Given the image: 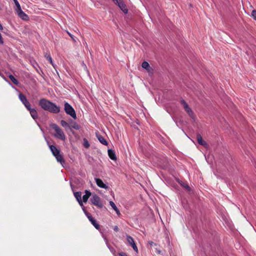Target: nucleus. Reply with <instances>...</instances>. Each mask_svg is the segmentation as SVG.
Masks as SVG:
<instances>
[{
    "mask_svg": "<svg viewBox=\"0 0 256 256\" xmlns=\"http://www.w3.org/2000/svg\"><path fill=\"white\" fill-rule=\"evenodd\" d=\"M18 98L22 104L28 110L31 107V105L28 100L26 98V96L22 93H20L18 95Z\"/></svg>",
    "mask_w": 256,
    "mask_h": 256,
    "instance_id": "6",
    "label": "nucleus"
},
{
    "mask_svg": "<svg viewBox=\"0 0 256 256\" xmlns=\"http://www.w3.org/2000/svg\"><path fill=\"white\" fill-rule=\"evenodd\" d=\"M84 146L86 148H88L90 146L88 142L85 138L84 139Z\"/></svg>",
    "mask_w": 256,
    "mask_h": 256,
    "instance_id": "26",
    "label": "nucleus"
},
{
    "mask_svg": "<svg viewBox=\"0 0 256 256\" xmlns=\"http://www.w3.org/2000/svg\"><path fill=\"white\" fill-rule=\"evenodd\" d=\"M64 110L67 114L70 115L74 120L76 119V114L74 108L68 102H64Z\"/></svg>",
    "mask_w": 256,
    "mask_h": 256,
    "instance_id": "3",
    "label": "nucleus"
},
{
    "mask_svg": "<svg viewBox=\"0 0 256 256\" xmlns=\"http://www.w3.org/2000/svg\"><path fill=\"white\" fill-rule=\"evenodd\" d=\"M44 57L46 58V59L52 64V66H54V68H55V66L54 64L53 63L52 58L50 55V53L46 52L44 55Z\"/></svg>",
    "mask_w": 256,
    "mask_h": 256,
    "instance_id": "21",
    "label": "nucleus"
},
{
    "mask_svg": "<svg viewBox=\"0 0 256 256\" xmlns=\"http://www.w3.org/2000/svg\"><path fill=\"white\" fill-rule=\"evenodd\" d=\"M15 10L18 16L22 20H28L29 18L28 16L22 10L20 6L18 8H16Z\"/></svg>",
    "mask_w": 256,
    "mask_h": 256,
    "instance_id": "5",
    "label": "nucleus"
},
{
    "mask_svg": "<svg viewBox=\"0 0 256 256\" xmlns=\"http://www.w3.org/2000/svg\"><path fill=\"white\" fill-rule=\"evenodd\" d=\"M142 66L143 68L146 70L148 72H152V68L150 66L149 64L146 62H144L142 63Z\"/></svg>",
    "mask_w": 256,
    "mask_h": 256,
    "instance_id": "14",
    "label": "nucleus"
},
{
    "mask_svg": "<svg viewBox=\"0 0 256 256\" xmlns=\"http://www.w3.org/2000/svg\"><path fill=\"white\" fill-rule=\"evenodd\" d=\"M29 111L31 116L34 120L38 119V114L35 108H32L31 107L28 109Z\"/></svg>",
    "mask_w": 256,
    "mask_h": 256,
    "instance_id": "10",
    "label": "nucleus"
},
{
    "mask_svg": "<svg viewBox=\"0 0 256 256\" xmlns=\"http://www.w3.org/2000/svg\"><path fill=\"white\" fill-rule=\"evenodd\" d=\"M113 2L119 6L120 10L124 13L127 14L128 10L122 0H112Z\"/></svg>",
    "mask_w": 256,
    "mask_h": 256,
    "instance_id": "7",
    "label": "nucleus"
},
{
    "mask_svg": "<svg viewBox=\"0 0 256 256\" xmlns=\"http://www.w3.org/2000/svg\"><path fill=\"white\" fill-rule=\"evenodd\" d=\"M156 252H158V254H160V252H160V250H157V249H156Z\"/></svg>",
    "mask_w": 256,
    "mask_h": 256,
    "instance_id": "39",
    "label": "nucleus"
},
{
    "mask_svg": "<svg viewBox=\"0 0 256 256\" xmlns=\"http://www.w3.org/2000/svg\"><path fill=\"white\" fill-rule=\"evenodd\" d=\"M196 138L198 144L204 146H207L206 142L202 140V136L200 134H197Z\"/></svg>",
    "mask_w": 256,
    "mask_h": 256,
    "instance_id": "16",
    "label": "nucleus"
},
{
    "mask_svg": "<svg viewBox=\"0 0 256 256\" xmlns=\"http://www.w3.org/2000/svg\"><path fill=\"white\" fill-rule=\"evenodd\" d=\"M48 144L52 155L54 156L60 153V150L57 148L56 146L54 145H50L48 142Z\"/></svg>",
    "mask_w": 256,
    "mask_h": 256,
    "instance_id": "9",
    "label": "nucleus"
},
{
    "mask_svg": "<svg viewBox=\"0 0 256 256\" xmlns=\"http://www.w3.org/2000/svg\"><path fill=\"white\" fill-rule=\"evenodd\" d=\"M74 197L76 198V200H78L80 205L81 206H83V204H82V198H81L82 192H74Z\"/></svg>",
    "mask_w": 256,
    "mask_h": 256,
    "instance_id": "13",
    "label": "nucleus"
},
{
    "mask_svg": "<svg viewBox=\"0 0 256 256\" xmlns=\"http://www.w3.org/2000/svg\"><path fill=\"white\" fill-rule=\"evenodd\" d=\"M50 126L56 132L54 134L55 138L63 141L66 140V137L64 132L56 124H52L50 125Z\"/></svg>",
    "mask_w": 256,
    "mask_h": 256,
    "instance_id": "2",
    "label": "nucleus"
},
{
    "mask_svg": "<svg viewBox=\"0 0 256 256\" xmlns=\"http://www.w3.org/2000/svg\"><path fill=\"white\" fill-rule=\"evenodd\" d=\"M60 124L62 126L65 128H70V123L67 122L66 121L64 120H62L60 121Z\"/></svg>",
    "mask_w": 256,
    "mask_h": 256,
    "instance_id": "25",
    "label": "nucleus"
},
{
    "mask_svg": "<svg viewBox=\"0 0 256 256\" xmlns=\"http://www.w3.org/2000/svg\"><path fill=\"white\" fill-rule=\"evenodd\" d=\"M148 244H150V246H156L157 244H156V243H154L152 241H149L148 242Z\"/></svg>",
    "mask_w": 256,
    "mask_h": 256,
    "instance_id": "31",
    "label": "nucleus"
},
{
    "mask_svg": "<svg viewBox=\"0 0 256 256\" xmlns=\"http://www.w3.org/2000/svg\"><path fill=\"white\" fill-rule=\"evenodd\" d=\"M184 110L187 112V114H188V116L192 118H194V114L192 110V109L189 107V106L186 108H184Z\"/></svg>",
    "mask_w": 256,
    "mask_h": 256,
    "instance_id": "22",
    "label": "nucleus"
},
{
    "mask_svg": "<svg viewBox=\"0 0 256 256\" xmlns=\"http://www.w3.org/2000/svg\"><path fill=\"white\" fill-rule=\"evenodd\" d=\"M8 78L16 86H18L20 84L19 82L16 79L12 74H10Z\"/></svg>",
    "mask_w": 256,
    "mask_h": 256,
    "instance_id": "24",
    "label": "nucleus"
},
{
    "mask_svg": "<svg viewBox=\"0 0 256 256\" xmlns=\"http://www.w3.org/2000/svg\"><path fill=\"white\" fill-rule=\"evenodd\" d=\"M90 222L94 226V228L96 230H98L100 229V225L98 224L96 220L94 218H92L91 219V220H90Z\"/></svg>",
    "mask_w": 256,
    "mask_h": 256,
    "instance_id": "23",
    "label": "nucleus"
},
{
    "mask_svg": "<svg viewBox=\"0 0 256 256\" xmlns=\"http://www.w3.org/2000/svg\"><path fill=\"white\" fill-rule=\"evenodd\" d=\"M3 29L2 25L0 24V30H2Z\"/></svg>",
    "mask_w": 256,
    "mask_h": 256,
    "instance_id": "38",
    "label": "nucleus"
},
{
    "mask_svg": "<svg viewBox=\"0 0 256 256\" xmlns=\"http://www.w3.org/2000/svg\"><path fill=\"white\" fill-rule=\"evenodd\" d=\"M91 196V192L88 190H85V194L83 196H82V200L84 202H86L88 198H90V196Z\"/></svg>",
    "mask_w": 256,
    "mask_h": 256,
    "instance_id": "19",
    "label": "nucleus"
},
{
    "mask_svg": "<svg viewBox=\"0 0 256 256\" xmlns=\"http://www.w3.org/2000/svg\"><path fill=\"white\" fill-rule=\"evenodd\" d=\"M86 215L89 220H91V219L92 218V216L91 214H90L89 212H86Z\"/></svg>",
    "mask_w": 256,
    "mask_h": 256,
    "instance_id": "29",
    "label": "nucleus"
},
{
    "mask_svg": "<svg viewBox=\"0 0 256 256\" xmlns=\"http://www.w3.org/2000/svg\"><path fill=\"white\" fill-rule=\"evenodd\" d=\"M15 4H16V8H18L20 6L19 2H18V0H13Z\"/></svg>",
    "mask_w": 256,
    "mask_h": 256,
    "instance_id": "30",
    "label": "nucleus"
},
{
    "mask_svg": "<svg viewBox=\"0 0 256 256\" xmlns=\"http://www.w3.org/2000/svg\"><path fill=\"white\" fill-rule=\"evenodd\" d=\"M96 136L99 142L104 146H108V142L102 135L96 134Z\"/></svg>",
    "mask_w": 256,
    "mask_h": 256,
    "instance_id": "15",
    "label": "nucleus"
},
{
    "mask_svg": "<svg viewBox=\"0 0 256 256\" xmlns=\"http://www.w3.org/2000/svg\"><path fill=\"white\" fill-rule=\"evenodd\" d=\"M69 123L70 126L69 129H70L71 130L72 128L76 130H78L80 128V126L76 122L72 120H69Z\"/></svg>",
    "mask_w": 256,
    "mask_h": 256,
    "instance_id": "11",
    "label": "nucleus"
},
{
    "mask_svg": "<svg viewBox=\"0 0 256 256\" xmlns=\"http://www.w3.org/2000/svg\"><path fill=\"white\" fill-rule=\"evenodd\" d=\"M108 155L110 157V158L112 160H116V156L115 154V152L114 150H108Z\"/></svg>",
    "mask_w": 256,
    "mask_h": 256,
    "instance_id": "18",
    "label": "nucleus"
},
{
    "mask_svg": "<svg viewBox=\"0 0 256 256\" xmlns=\"http://www.w3.org/2000/svg\"><path fill=\"white\" fill-rule=\"evenodd\" d=\"M55 158H56L58 162H60L62 165L63 166L64 164H65V160L63 157V156L60 153L58 155L56 156Z\"/></svg>",
    "mask_w": 256,
    "mask_h": 256,
    "instance_id": "17",
    "label": "nucleus"
},
{
    "mask_svg": "<svg viewBox=\"0 0 256 256\" xmlns=\"http://www.w3.org/2000/svg\"><path fill=\"white\" fill-rule=\"evenodd\" d=\"M38 105L44 110L53 114L60 112V107L46 98H42L38 102Z\"/></svg>",
    "mask_w": 256,
    "mask_h": 256,
    "instance_id": "1",
    "label": "nucleus"
},
{
    "mask_svg": "<svg viewBox=\"0 0 256 256\" xmlns=\"http://www.w3.org/2000/svg\"><path fill=\"white\" fill-rule=\"evenodd\" d=\"M95 180H96L97 186L98 187H100V188H103L104 189H107L108 188V186H107L106 184H104L101 179H100L99 178H95Z\"/></svg>",
    "mask_w": 256,
    "mask_h": 256,
    "instance_id": "12",
    "label": "nucleus"
},
{
    "mask_svg": "<svg viewBox=\"0 0 256 256\" xmlns=\"http://www.w3.org/2000/svg\"><path fill=\"white\" fill-rule=\"evenodd\" d=\"M126 240L132 246L133 250L136 252H138V248L134 241V238L129 235H126Z\"/></svg>",
    "mask_w": 256,
    "mask_h": 256,
    "instance_id": "8",
    "label": "nucleus"
},
{
    "mask_svg": "<svg viewBox=\"0 0 256 256\" xmlns=\"http://www.w3.org/2000/svg\"><path fill=\"white\" fill-rule=\"evenodd\" d=\"M114 230L115 232H118V231L119 228H118V226H114Z\"/></svg>",
    "mask_w": 256,
    "mask_h": 256,
    "instance_id": "34",
    "label": "nucleus"
},
{
    "mask_svg": "<svg viewBox=\"0 0 256 256\" xmlns=\"http://www.w3.org/2000/svg\"><path fill=\"white\" fill-rule=\"evenodd\" d=\"M180 103L182 104V105H183L184 109L185 108H187V107H188V104H187V103L184 100H180Z\"/></svg>",
    "mask_w": 256,
    "mask_h": 256,
    "instance_id": "27",
    "label": "nucleus"
},
{
    "mask_svg": "<svg viewBox=\"0 0 256 256\" xmlns=\"http://www.w3.org/2000/svg\"><path fill=\"white\" fill-rule=\"evenodd\" d=\"M108 248H109V249L110 250V251H111V252H112L113 250H114V248H112V247H110V246H108Z\"/></svg>",
    "mask_w": 256,
    "mask_h": 256,
    "instance_id": "36",
    "label": "nucleus"
},
{
    "mask_svg": "<svg viewBox=\"0 0 256 256\" xmlns=\"http://www.w3.org/2000/svg\"><path fill=\"white\" fill-rule=\"evenodd\" d=\"M110 204L112 206V209H114V211L116 212V214L118 216H120V210H118V208L116 207V206L115 204L112 201H110Z\"/></svg>",
    "mask_w": 256,
    "mask_h": 256,
    "instance_id": "20",
    "label": "nucleus"
},
{
    "mask_svg": "<svg viewBox=\"0 0 256 256\" xmlns=\"http://www.w3.org/2000/svg\"><path fill=\"white\" fill-rule=\"evenodd\" d=\"M83 206V208H82V210H83L84 212V214H86V212H88L86 210L84 206Z\"/></svg>",
    "mask_w": 256,
    "mask_h": 256,
    "instance_id": "35",
    "label": "nucleus"
},
{
    "mask_svg": "<svg viewBox=\"0 0 256 256\" xmlns=\"http://www.w3.org/2000/svg\"><path fill=\"white\" fill-rule=\"evenodd\" d=\"M185 188L188 189V190H190V186H188V185H186Z\"/></svg>",
    "mask_w": 256,
    "mask_h": 256,
    "instance_id": "37",
    "label": "nucleus"
},
{
    "mask_svg": "<svg viewBox=\"0 0 256 256\" xmlns=\"http://www.w3.org/2000/svg\"><path fill=\"white\" fill-rule=\"evenodd\" d=\"M90 200L92 204L96 206L98 208H102L103 207V204L100 198L96 194L92 195Z\"/></svg>",
    "mask_w": 256,
    "mask_h": 256,
    "instance_id": "4",
    "label": "nucleus"
},
{
    "mask_svg": "<svg viewBox=\"0 0 256 256\" xmlns=\"http://www.w3.org/2000/svg\"><path fill=\"white\" fill-rule=\"evenodd\" d=\"M156 252H158V254H160V252H160V250H157V249H156Z\"/></svg>",
    "mask_w": 256,
    "mask_h": 256,
    "instance_id": "40",
    "label": "nucleus"
},
{
    "mask_svg": "<svg viewBox=\"0 0 256 256\" xmlns=\"http://www.w3.org/2000/svg\"><path fill=\"white\" fill-rule=\"evenodd\" d=\"M118 254H119V256H128L124 252H121L119 253Z\"/></svg>",
    "mask_w": 256,
    "mask_h": 256,
    "instance_id": "33",
    "label": "nucleus"
},
{
    "mask_svg": "<svg viewBox=\"0 0 256 256\" xmlns=\"http://www.w3.org/2000/svg\"><path fill=\"white\" fill-rule=\"evenodd\" d=\"M68 34L69 35V36L72 38V40L74 41V42H76V40L74 36L73 35H72L69 32H68Z\"/></svg>",
    "mask_w": 256,
    "mask_h": 256,
    "instance_id": "32",
    "label": "nucleus"
},
{
    "mask_svg": "<svg viewBox=\"0 0 256 256\" xmlns=\"http://www.w3.org/2000/svg\"><path fill=\"white\" fill-rule=\"evenodd\" d=\"M251 14L253 18L256 20V10H253Z\"/></svg>",
    "mask_w": 256,
    "mask_h": 256,
    "instance_id": "28",
    "label": "nucleus"
}]
</instances>
